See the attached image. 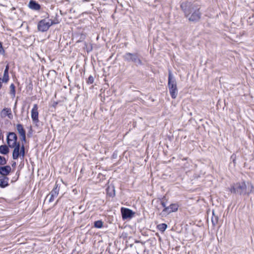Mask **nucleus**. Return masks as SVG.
<instances>
[{
    "label": "nucleus",
    "mask_w": 254,
    "mask_h": 254,
    "mask_svg": "<svg viewBox=\"0 0 254 254\" xmlns=\"http://www.w3.org/2000/svg\"><path fill=\"white\" fill-rule=\"evenodd\" d=\"M180 6L184 13L185 16L190 22L196 23L199 21L201 18V13L198 4L194 2L186 1L182 2Z\"/></svg>",
    "instance_id": "f257e3e1"
},
{
    "label": "nucleus",
    "mask_w": 254,
    "mask_h": 254,
    "mask_svg": "<svg viewBox=\"0 0 254 254\" xmlns=\"http://www.w3.org/2000/svg\"><path fill=\"white\" fill-rule=\"evenodd\" d=\"M254 187L251 183L241 182L235 184L232 189V191L240 195H245L251 193Z\"/></svg>",
    "instance_id": "f03ea898"
},
{
    "label": "nucleus",
    "mask_w": 254,
    "mask_h": 254,
    "mask_svg": "<svg viewBox=\"0 0 254 254\" xmlns=\"http://www.w3.org/2000/svg\"><path fill=\"white\" fill-rule=\"evenodd\" d=\"M168 87L171 97L173 99H175L178 95V91L176 79L171 71H169Z\"/></svg>",
    "instance_id": "7ed1b4c3"
},
{
    "label": "nucleus",
    "mask_w": 254,
    "mask_h": 254,
    "mask_svg": "<svg viewBox=\"0 0 254 254\" xmlns=\"http://www.w3.org/2000/svg\"><path fill=\"white\" fill-rule=\"evenodd\" d=\"M123 59L127 62L134 63L136 66L143 65L139 55L137 53L127 52L123 56Z\"/></svg>",
    "instance_id": "20e7f679"
},
{
    "label": "nucleus",
    "mask_w": 254,
    "mask_h": 254,
    "mask_svg": "<svg viewBox=\"0 0 254 254\" xmlns=\"http://www.w3.org/2000/svg\"><path fill=\"white\" fill-rule=\"evenodd\" d=\"M51 26L49 19H43L38 23L37 29L39 31L44 32L47 31Z\"/></svg>",
    "instance_id": "39448f33"
},
{
    "label": "nucleus",
    "mask_w": 254,
    "mask_h": 254,
    "mask_svg": "<svg viewBox=\"0 0 254 254\" xmlns=\"http://www.w3.org/2000/svg\"><path fill=\"white\" fill-rule=\"evenodd\" d=\"M17 136L15 133L9 132L7 136V142L10 148H13L18 142H17Z\"/></svg>",
    "instance_id": "423d86ee"
},
{
    "label": "nucleus",
    "mask_w": 254,
    "mask_h": 254,
    "mask_svg": "<svg viewBox=\"0 0 254 254\" xmlns=\"http://www.w3.org/2000/svg\"><path fill=\"white\" fill-rule=\"evenodd\" d=\"M121 213L124 220L131 218L134 214L130 209L124 207L121 208Z\"/></svg>",
    "instance_id": "0eeeda50"
},
{
    "label": "nucleus",
    "mask_w": 254,
    "mask_h": 254,
    "mask_svg": "<svg viewBox=\"0 0 254 254\" xmlns=\"http://www.w3.org/2000/svg\"><path fill=\"white\" fill-rule=\"evenodd\" d=\"M38 115V106L37 104H34L31 110V118L33 122L35 124H37L39 122Z\"/></svg>",
    "instance_id": "6e6552de"
},
{
    "label": "nucleus",
    "mask_w": 254,
    "mask_h": 254,
    "mask_svg": "<svg viewBox=\"0 0 254 254\" xmlns=\"http://www.w3.org/2000/svg\"><path fill=\"white\" fill-rule=\"evenodd\" d=\"M178 205L177 204H171L169 206L165 207L162 211L163 214H168L178 210Z\"/></svg>",
    "instance_id": "1a4fd4ad"
},
{
    "label": "nucleus",
    "mask_w": 254,
    "mask_h": 254,
    "mask_svg": "<svg viewBox=\"0 0 254 254\" xmlns=\"http://www.w3.org/2000/svg\"><path fill=\"white\" fill-rule=\"evenodd\" d=\"M16 129H17L18 133L21 136V140L25 141V140H26V131H25L24 128H23V126L20 124H17L16 125Z\"/></svg>",
    "instance_id": "9d476101"
},
{
    "label": "nucleus",
    "mask_w": 254,
    "mask_h": 254,
    "mask_svg": "<svg viewBox=\"0 0 254 254\" xmlns=\"http://www.w3.org/2000/svg\"><path fill=\"white\" fill-rule=\"evenodd\" d=\"M14 150L13 151L12 153V158L13 159L15 160L18 159L19 157H20V144L19 142L18 143H17L15 146H14Z\"/></svg>",
    "instance_id": "9b49d317"
},
{
    "label": "nucleus",
    "mask_w": 254,
    "mask_h": 254,
    "mask_svg": "<svg viewBox=\"0 0 254 254\" xmlns=\"http://www.w3.org/2000/svg\"><path fill=\"white\" fill-rule=\"evenodd\" d=\"M28 7L32 10L38 11L41 8V5L34 0H30L28 3Z\"/></svg>",
    "instance_id": "f8f14e48"
},
{
    "label": "nucleus",
    "mask_w": 254,
    "mask_h": 254,
    "mask_svg": "<svg viewBox=\"0 0 254 254\" xmlns=\"http://www.w3.org/2000/svg\"><path fill=\"white\" fill-rule=\"evenodd\" d=\"M1 117L2 118H4L6 116H7L9 119H11L12 118L13 116L11 113V111L10 108H4L1 112L0 113Z\"/></svg>",
    "instance_id": "ddd939ff"
},
{
    "label": "nucleus",
    "mask_w": 254,
    "mask_h": 254,
    "mask_svg": "<svg viewBox=\"0 0 254 254\" xmlns=\"http://www.w3.org/2000/svg\"><path fill=\"white\" fill-rule=\"evenodd\" d=\"M8 179L6 176H0V187L4 188L8 186Z\"/></svg>",
    "instance_id": "4468645a"
},
{
    "label": "nucleus",
    "mask_w": 254,
    "mask_h": 254,
    "mask_svg": "<svg viewBox=\"0 0 254 254\" xmlns=\"http://www.w3.org/2000/svg\"><path fill=\"white\" fill-rule=\"evenodd\" d=\"M11 169L10 166L8 165L0 167V175H8Z\"/></svg>",
    "instance_id": "2eb2a0df"
},
{
    "label": "nucleus",
    "mask_w": 254,
    "mask_h": 254,
    "mask_svg": "<svg viewBox=\"0 0 254 254\" xmlns=\"http://www.w3.org/2000/svg\"><path fill=\"white\" fill-rule=\"evenodd\" d=\"M59 193V189L57 187L54 188L49 194L50 196V201H52L54 200L55 197H57Z\"/></svg>",
    "instance_id": "dca6fc26"
},
{
    "label": "nucleus",
    "mask_w": 254,
    "mask_h": 254,
    "mask_svg": "<svg viewBox=\"0 0 254 254\" xmlns=\"http://www.w3.org/2000/svg\"><path fill=\"white\" fill-rule=\"evenodd\" d=\"M107 193L110 196H114L115 195V190L113 186H109L107 189Z\"/></svg>",
    "instance_id": "f3484780"
},
{
    "label": "nucleus",
    "mask_w": 254,
    "mask_h": 254,
    "mask_svg": "<svg viewBox=\"0 0 254 254\" xmlns=\"http://www.w3.org/2000/svg\"><path fill=\"white\" fill-rule=\"evenodd\" d=\"M9 152L8 147L6 145H1L0 146V153L6 155Z\"/></svg>",
    "instance_id": "a211bd4d"
},
{
    "label": "nucleus",
    "mask_w": 254,
    "mask_h": 254,
    "mask_svg": "<svg viewBox=\"0 0 254 254\" xmlns=\"http://www.w3.org/2000/svg\"><path fill=\"white\" fill-rule=\"evenodd\" d=\"M58 17H59V16H58V14H56V16L54 18V19H49V21H50L51 25L57 24L60 22V21Z\"/></svg>",
    "instance_id": "6ab92c4d"
},
{
    "label": "nucleus",
    "mask_w": 254,
    "mask_h": 254,
    "mask_svg": "<svg viewBox=\"0 0 254 254\" xmlns=\"http://www.w3.org/2000/svg\"><path fill=\"white\" fill-rule=\"evenodd\" d=\"M9 79L8 71H4L2 78H1L2 82L4 83H7Z\"/></svg>",
    "instance_id": "aec40b11"
},
{
    "label": "nucleus",
    "mask_w": 254,
    "mask_h": 254,
    "mask_svg": "<svg viewBox=\"0 0 254 254\" xmlns=\"http://www.w3.org/2000/svg\"><path fill=\"white\" fill-rule=\"evenodd\" d=\"M10 94L11 95L12 98H14L15 96V85L13 83H11L10 85Z\"/></svg>",
    "instance_id": "412c9836"
},
{
    "label": "nucleus",
    "mask_w": 254,
    "mask_h": 254,
    "mask_svg": "<svg viewBox=\"0 0 254 254\" xmlns=\"http://www.w3.org/2000/svg\"><path fill=\"white\" fill-rule=\"evenodd\" d=\"M94 227L97 228H101L103 227V222L101 220L96 221L94 222Z\"/></svg>",
    "instance_id": "4be33fe9"
},
{
    "label": "nucleus",
    "mask_w": 254,
    "mask_h": 254,
    "mask_svg": "<svg viewBox=\"0 0 254 254\" xmlns=\"http://www.w3.org/2000/svg\"><path fill=\"white\" fill-rule=\"evenodd\" d=\"M167 226L166 224L162 223L158 225V228L161 231L164 232L167 228Z\"/></svg>",
    "instance_id": "5701e85b"
},
{
    "label": "nucleus",
    "mask_w": 254,
    "mask_h": 254,
    "mask_svg": "<svg viewBox=\"0 0 254 254\" xmlns=\"http://www.w3.org/2000/svg\"><path fill=\"white\" fill-rule=\"evenodd\" d=\"M20 153V157H22V159H23L24 156H25V147H24V145H22V146L21 147Z\"/></svg>",
    "instance_id": "b1692460"
},
{
    "label": "nucleus",
    "mask_w": 254,
    "mask_h": 254,
    "mask_svg": "<svg viewBox=\"0 0 254 254\" xmlns=\"http://www.w3.org/2000/svg\"><path fill=\"white\" fill-rule=\"evenodd\" d=\"M94 78L92 75H90L87 80V83L88 84H91L94 82Z\"/></svg>",
    "instance_id": "393cba45"
},
{
    "label": "nucleus",
    "mask_w": 254,
    "mask_h": 254,
    "mask_svg": "<svg viewBox=\"0 0 254 254\" xmlns=\"http://www.w3.org/2000/svg\"><path fill=\"white\" fill-rule=\"evenodd\" d=\"M6 163V160L5 158L1 156H0V165H3Z\"/></svg>",
    "instance_id": "a878e982"
},
{
    "label": "nucleus",
    "mask_w": 254,
    "mask_h": 254,
    "mask_svg": "<svg viewBox=\"0 0 254 254\" xmlns=\"http://www.w3.org/2000/svg\"><path fill=\"white\" fill-rule=\"evenodd\" d=\"M5 53V51L2 47V43L0 42V54L4 55Z\"/></svg>",
    "instance_id": "bb28decb"
},
{
    "label": "nucleus",
    "mask_w": 254,
    "mask_h": 254,
    "mask_svg": "<svg viewBox=\"0 0 254 254\" xmlns=\"http://www.w3.org/2000/svg\"><path fill=\"white\" fill-rule=\"evenodd\" d=\"M118 152L115 151L112 156V158H113V159H116L118 157Z\"/></svg>",
    "instance_id": "cd10ccee"
},
{
    "label": "nucleus",
    "mask_w": 254,
    "mask_h": 254,
    "mask_svg": "<svg viewBox=\"0 0 254 254\" xmlns=\"http://www.w3.org/2000/svg\"><path fill=\"white\" fill-rule=\"evenodd\" d=\"M8 70H9V65H8V64H7L5 66L4 71H8Z\"/></svg>",
    "instance_id": "c85d7f7f"
},
{
    "label": "nucleus",
    "mask_w": 254,
    "mask_h": 254,
    "mask_svg": "<svg viewBox=\"0 0 254 254\" xmlns=\"http://www.w3.org/2000/svg\"><path fill=\"white\" fill-rule=\"evenodd\" d=\"M161 204H162V206H163V207H164V208H165V207H167L166 206V204H165V202H164L161 201Z\"/></svg>",
    "instance_id": "c756f323"
}]
</instances>
